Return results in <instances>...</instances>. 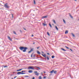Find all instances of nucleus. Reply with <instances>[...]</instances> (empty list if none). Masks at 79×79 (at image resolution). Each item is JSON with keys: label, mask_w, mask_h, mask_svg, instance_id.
Returning a JSON list of instances; mask_svg holds the SVG:
<instances>
[{"label": "nucleus", "mask_w": 79, "mask_h": 79, "mask_svg": "<svg viewBox=\"0 0 79 79\" xmlns=\"http://www.w3.org/2000/svg\"><path fill=\"white\" fill-rule=\"evenodd\" d=\"M19 48L21 50H23L24 49V50H23V52H25L26 51V50H27L28 48L26 47H20Z\"/></svg>", "instance_id": "1"}, {"label": "nucleus", "mask_w": 79, "mask_h": 79, "mask_svg": "<svg viewBox=\"0 0 79 79\" xmlns=\"http://www.w3.org/2000/svg\"><path fill=\"white\" fill-rule=\"evenodd\" d=\"M26 74V73H22L21 72H19L17 73V74Z\"/></svg>", "instance_id": "2"}, {"label": "nucleus", "mask_w": 79, "mask_h": 79, "mask_svg": "<svg viewBox=\"0 0 79 79\" xmlns=\"http://www.w3.org/2000/svg\"><path fill=\"white\" fill-rule=\"evenodd\" d=\"M7 5H8V3H6V4L4 5V6H6V8H9V6H7Z\"/></svg>", "instance_id": "3"}, {"label": "nucleus", "mask_w": 79, "mask_h": 79, "mask_svg": "<svg viewBox=\"0 0 79 79\" xmlns=\"http://www.w3.org/2000/svg\"><path fill=\"white\" fill-rule=\"evenodd\" d=\"M28 69H33V70H34V67H29L28 68Z\"/></svg>", "instance_id": "4"}, {"label": "nucleus", "mask_w": 79, "mask_h": 79, "mask_svg": "<svg viewBox=\"0 0 79 79\" xmlns=\"http://www.w3.org/2000/svg\"><path fill=\"white\" fill-rule=\"evenodd\" d=\"M8 39H9V40H10V41H11L12 40L10 36H8Z\"/></svg>", "instance_id": "5"}, {"label": "nucleus", "mask_w": 79, "mask_h": 79, "mask_svg": "<svg viewBox=\"0 0 79 79\" xmlns=\"http://www.w3.org/2000/svg\"><path fill=\"white\" fill-rule=\"evenodd\" d=\"M41 55H42V56H43L44 57V58H46V55L45 54L43 55V54H41Z\"/></svg>", "instance_id": "6"}, {"label": "nucleus", "mask_w": 79, "mask_h": 79, "mask_svg": "<svg viewBox=\"0 0 79 79\" xmlns=\"http://www.w3.org/2000/svg\"><path fill=\"white\" fill-rule=\"evenodd\" d=\"M47 17V16H44L42 17V19H44V18H46Z\"/></svg>", "instance_id": "7"}, {"label": "nucleus", "mask_w": 79, "mask_h": 79, "mask_svg": "<svg viewBox=\"0 0 79 79\" xmlns=\"http://www.w3.org/2000/svg\"><path fill=\"white\" fill-rule=\"evenodd\" d=\"M28 73H32V70H29Z\"/></svg>", "instance_id": "8"}, {"label": "nucleus", "mask_w": 79, "mask_h": 79, "mask_svg": "<svg viewBox=\"0 0 79 79\" xmlns=\"http://www.w3.org/2000/svg\"><path fill=\"white\" fill-rule=\"evenodd\" d=\"M53 73H54V74H56L57 73V71H54V70Z\"/></svg>", "instance_id": "9"}, {"label": "nucleus", "mask_w": 79, "mask_h": 79, "mask_svg": "<svg viewBox=\"0 0 79 79\" xmlns=\"http://www.w3.org/2000/svg\"><path fill=\"white\" fill-rule=\"evenodd\" d=\"M37 53L39 55H40V52L39 51H37Z\"/></svg>", "instance_id": "10"}, {"label": "nucleus", "mask_w": 79, "mask_h": 79, "mask_svg": "<svg viewBox=\"0 0 79 79\" xmlns=\"http://www.w3.org/2000/svg\"><path fill=\"white\" fill-rule=\"evenodd\" d=\"M55 27L57 31H58V27H57V26H55Z\"/></svg>", "instance_id": "11"}, {"label": "nucleus", "mask_w": 79, "mask_h": 79, "mask_svg": "<svg viewBox=\"0 0 79 79\" xmlns=\"http://www.w3.org/2000/svg\"><path fill=\"white\" fill-rule=\"evenodd\" d=\"M61 49L62 50H63V51H64V52H66V50L63 48H61Z\"/></svg>", "instance_id": "12"}, {"label": "nucleus", "mask_w": 79, "mask_h": 79, "mask_svg": "<svg viewBox=\"0 0 79 79\" xmlns=\"http://www.w3.org/2000/svg\"><path fill=\"white\" fill-rule=\"evenodd\" d=\"M69 15L70 17L71 18H73V16H72V15H71L70 14H69Z\"/></svg>", "instance_id": "13"}, {"label": "nucleus", "mask_w": 79, "mask_h": 79, "mask_svg": "<svg viewBox=\"0 0 79 79\" xmlns=\"http://www.w3.org/2000/svg\"><path fill=\"white\" fill-rule=\"evenodd\" d=\"M72 35H73V37H75V35H74V34L72 33H71Z\"/></svg>", "instance_id": "14"}, {"label": "nucleus", "mask_w": 79, "mask_h": 79, "mask_svg": "<svg viewBox=\"0 0 79 79\" xmlns=\"http://www.w3.org/2000/svg\"><path fill=\"white\" fill-rule=\"evenodd\" d=\"M23 69H19V70H17V71H21Z\"/></svg>", "instance_id": "15"}, {"label": "nucleus", "mask_w": 79, "mask_h": 79, "mask_svg": "<svg viewBox=\"0 0 79 79\" xmlns=\"http://www.w3.org/2000/svg\"><path fill=\"white\" fill-rule=\"evenodd\" d=\"M53 71H54V70H52V71H50V73H52H52H53Z\"/></svg>", "instance_id": "16"}, {"label": "nucleus", "mask_w": 79, "mask_h": 79, "mask_svg": "<svg viewBox=\"0 0 79 79\" xmlns=\"http://www.w3.org/2000/svg\"><path fill=\"white\" fill-rule=\"evenodd\" d=\"M49 26L50 27H51V28L52 27V25H51V24L50 23H49Z\"/></svg>", "instance_id": "17"}, {"label": "nucleus", "mask_w": 79, "mask_h": 79, "mask_svg": "<svg viewBox=\"0 0 79 79\" xmlns=\"http://www.w3.org/2000/svg\"><path fill=\"white\" fill-rule=\"evenodd\" d=\"M52 21L54 24H56V22H55V20H53Z\"/></svg>", "instance_id": "18"}, {"label": "nucleus", "mask_w": 79, "mask_h": 79, "mask_svg": "<svg viewBox=\"0 0 79 79\" xmlns=\"http://www.w3.org/2000/svg\"><path fill=\"white\" fill-rule=\"evenodd\" d=\"M35 68H38V69H40V68L37 67V66H35Z\"/></svg>", "instance_id": "19"}, {"label": "nucleus", "mask_w": 79, "mask_h": 79, "mask_svg": "<svg viewBox=\"0 0 79 79\" xmlns=\"http://www.w3.org/2000/svg\"><path fill=\"white\" fill-rule=\"evenodd\" d=\"M68 33V31H65V34H67Z\"/></svg>", "instance_id": "20"}, {"label": "nucleus", "mask_w": 79, "mask_h": 79, "mask_svg": "<svg viewBox=\"0 0 79 79\" xmlns=\"http://www.w3.org/2000/svg\"><path fill=\"white\" fill-rule=\"evenodd\" d=\"M42 24H43L44 26H47V24H46L45 23H43Z\"/></svg>", "instance_id": "21"}, {"label": "nucleus", "mask_w": 79, "mask_h": 79, "mask_svg": "<svg viewBox=\"0 0 79 79\" xmlns=\"http://www.w3.org/2000/svg\"><path fill=\"white\" fill-rule=\"evenodd\" d=\"M63 21L64 23V24H66V22L65 21V20H64V19H63Z\"/></svg>", "instance_id": "22"}, {"label": "nucleus", "mask_w": 79, "mask_h": 79, "mask_svg": "<svg viewBox=\"0 0 79 79\" xmlns=\"http://www.w3.org/2000/svg\"><path fill=\"white\" fill-rule=\"evenodd\" d=\"M35 75H36V76H39V73H36L35 74Z\"/></svg>", "instance_id": "23"}, {"label": "nucleus", "mask_w": 79, "mask_h": 79, "mask_svg": "<svg viewBox=\"0 0 79 79\" xmlns=\"http://www.w3.org/2000/svg\"><path fill=\"white\" fill-rule=\"evenodd\" d=\"M47 34H48V35L49 36H50V34H49V33L48 32H47Z\"/></svg>", "instance_id": "24"}, {"label": "nucleus", "mask_w": 79, "mask_h": 79, "mask_svg": "<svg viewBox=\"0 0 79 79\" xmlns=\"http://www.w3.org/2000/svg\"><path fill=\"white\" fill-rule=\"evenodd\" d=\"M52 58H55V56L54 55L52 56Z\"/></svg>", "instance_id": "25"}, {"label": "nucleus", "mask_w": 79, "mask_h": 79, "mask_svg": "<svg viewBox=\"0 0 79 79\" xmlns=\"http://www.w3.org/2000/svg\"><path fill=\"white\" fill-rule=\"evenodd\" d=\"M47 60H49V59H50L49 57H48V56H47Z\"/></svg>", "instance_id": "26"}, {"label": "nucleus", "mask_w": 79, "mask_h": 79, "mask_svg": "<svg viewBox=\"0 0 79 79\" xmlns=\"http://www.w3.org/2000/svg\"><path fill=\"white\" fill-rule=\"evenodd\" d=\"M34 73H35V74H37V71H35L34 72Z\"/></svg>", "instance_id": "27"}, {"label": "nucleus", "mask_w": 79, "mask_h": 79, "mask_svg": "<svg viewBox=\"0 0 79 79\" xmlns=\"http://www.w3.org/2000/svg\"><path fill=\"white\" fill-rule=\"evenodd\" d=\"M25 77H28L29 76L28 75L25 76Z\"/></svg>", "instance_id": "28"}, {"label": "nucleus", "mask_w": 79, "mask_h": 79, "mask_svg": "<svg viewBox=\"0 0 79 79\" xmlns=\"http://www.w3.org/2000/svg\"><path fill=\"white\" fill-rule=\"evenodd\" d=\"M34 50V48H32L31 49V52H32V51H33V50Z\"/></svg>", "instance_id": "29"}, {"label": "nucleus", "mask_w": 79, "mask_h": 79, "mask_svg": "<svg viewBox=\"0 0 79 79\" xmlns=\"http://www.w3.org/2000/svg\"><path fill=\"white\" fill-rule=\"evenodd\" d=\"M13 33L14 34H16V32H15V31H14Z\"/></svg>", "instance_id": "30"}, {"label": "nucleus", "mask_w": 79, "mask_h": 79, "mask_svg": "<svg viewBox=\"0 0 79 79\" xmlns=\"http://www.w3.org/2000/svg\"><path fill=\"white\" fill-rule=\"evenodd\" d=\"M26 71H22V73H25Z\"/></svg>", "instance_id": "31"}, {"label": "nucleus", "mask_w": 79, "mask_h": 79, "mask_svg": "<svg viewBox=\"0 0 79 79\" xmlns=\"http://www.w3.org/2000/svg\"><path fill=\"white\" fill-rule=\"evenodd\" d=\"M34 4H35V0H34Z\"/></svg>", "instance_id": "32"}, {"label": "nucleus", "mask_w": 79, "mask_h": 79, "mask_svg": "<svg viewBox=\"0 0 79 79\" xmlns=\"http://www.w3.org/2000/svg\"><path fill=\"white\" fill-rule=\"evenodd\" d=\"M65 47H66V48H67V49H69V48L67 47V46H65Z\"/></svg>", "instance_id": "33"}, {"label": "nucleus", "mask_w": 79, "mask_h": 79, "mask_svg": "<svg viewBox=\"0 0 79 79\" xmlns=\"http://www.w3.org/2000/svg\"><path fill=\"white\" fill-rule=\"evenodd\" d=\"M31 52V51H30L28 52V53H30Z\"/></svg>", "instance_id": "34"}, {"label": "nucleus", "mask_w": 79, "mask_h": 79, "mask_svg": "<svg viewBox=\"0 0 79 79\" xmlns=\"http://www.w3.org/2000/svg\"><path fill=\"white\" fill-rule=\"evenodd\" d=\"M70 50H71V52H73V50H72L71 49H70Z\"/></svg>", "instance_id": "35"}, {"label": "nucleus", "mask_w": 79, "mask_h": 79, "mask_svg": "<svg viewBox=\"0 0 79 79\" xmlns=\"http://www.w3.org/2000/svg\"><path fill=\"white\" fill-rule=\"evenodd\" d=\"M40 48V47H38L37 48V49H39V48Z\"/></svg>", "instance_id": "36"}, {"label": "nucleus", "mask_w": 79, "mask_h": 79, "mask_svg": "<svg viewBox=\"0 0 79 79\" xmlns=\"http://www.w3.org/2000/svg\"><path fill=\"white\" fill-rule=\"evenodd\" d=\"M7 66H4V68H6Z\"/></svg>", "instance_id": "37"}, {"label": "nucleus", "mask_w": 79, "mask_h": 79, "mask_svg": "<svg viewBox=\"0 0 79 79\" xmlns=\"http://www.w3.org/2000/svg\"><path fill=\"white\" fill-rule=\"evenodd\" d=\"M43 78H44V79H45V78H46V77H43Z\"/></svg>", "instance_id": "38"}, {"label": "nucleus", "mask_w": 79, "mask_h": 79, "mask_svg": "<svg viewBox=\"0 0 79 79\" xmlns=\"http://www.w3.org/2000/svg\"><path fill=\"white\" fill-rule=\"evenodd\" d=\"M11 15H12V17L13 18V14H12Z\"/></svg>", "instance_id": "39"}, {"label": "nucleus", "mask_w": 79, "mask_h": 79, "mask_svg": "<svg viewBox=\"0 0 79 79\" xmlns=\"http://www.w3.org/2000/svg\"><path fill=\"white\" fill-rule=\"evenodd\" d=\"M31 57L32 58V54L31 55Z\"/></svg>", "instance_id": "40"}, {"label": "nucleus", "mask_w": 79, "mask_h": 79, "mask_svg": "<svg viewBox=\"0 0 79 79\" xmlns=\"http://www.w3.org/2000/svg\"><path fill=\"white\" fill-rule=\"evenodd\" d=\"M16 77H17V76H15L14 77V78L15 79V78H16Z\"/></svg>", "instance_id": "41"}, {"label": "nucleus", "mask_w": 79, "mask_h": 79, "mask_svg": "<svg viewBox=\"0 0 79 79\" xmlns=\"http://www.w3.org/2000/svg\"><path fill=\"white\" fill-rule=\"evenodd\" d=\"M47 55H50V54L48 53H47Z\"/></svg>", "instance_id": "42"}, {"label": "nucleus", "mask_w": 79, "mask_h": 79, "mask_svg": "<svg viewBox=\"0 0 79 79\" xmlns=\"http://www.w3.org/2000/svg\"><path fill=\"white\" fill-rule=\"evenodd\" d=\"M31 36H32V37H34V35H32Z\"/></svg>", "instance_id": "43"}, {"label": "nucleus", "mask_w": 79, "mask_h": 79, "mask_svg": "<svg viewBox=\"0 0 79 79\" xmlns=\"http://www.w3.org/2000/svg\"><path fill=\"white\" fill-rule=\"evenodd\" d=\"M35 55H34L33 56V57H35Z\"/></svg>", "instance_id": "44"}, {"label": "nucleus", "mask_w": 79, "mask_h": 79, "mask_svg": "<svg viewBox=\"0 0 79 79\" xmlns=\"http://www.w3.org/2000/svg\"><path fill=\"white\" fill-rule=\"evenodd\" d=\"M42 52V53H44V52Z\"/></svg>", "instance_id": "45"}, {"label": "nucleus", "mask_w": 79, "mask_h": 79, "mask_svg": "<svg viewBox=\"0 0 79 79\" xmlns=\"http://www.w3.org/2000/svg\"><path fill=\"white\" fill-rule=\"evenodd\" d=\"M20 31L21 32H22V31H21V30H20Z\"/></svg>", "instance_id": "46"}, {"label": "nucleus", "mask_w": 79, "mask_h": 79, "mask_svg": "<svg viewBox=\"0 0 79 79\" xmlns=\"http://www.w3.org/2000/svg\"><path fill=\"white\" fill-rule=\"evenodd\" d=\"M33 44H35V42H34V43H33Z\"/></svg>", "instance_id": "47"}, {"label": "nucleus", "mask_w": 79, "mask_h": 79, "mask_svg": "<svg viewBox=\"0 0 79 79\" xmlns=\"http://www.w3.org/2000/svg\"><path fill=\"white\" fill-rule=\"evenodd\" d=\"M44 73H46V72H45L44 71Z\"/></svg>", "instance_id": "48"}, {"label": "nucleus", "mask_w": 79, "mask_h": 79, "mask_svg": "<svg viewBox=\"0 0 79 79\" xmlns=\"http://www.w3.org/2000/svg\"><path fill=\"white\" fill-rule=\"evenodd\" d=\"M24 30H26V29H25V28H24Z\"/></svg>", "instance_id": "49"}, {"label": "nucleus", "mask_w": 79, "mask_h": 79, "mask_svg": "<svg viewBox=\"0 0 79 79\" xmlns=\"http://www.w3.org/2000/svg\"><path fill=\"white\" fill-rule=\"evenodd\" d=\"M11 79H14L13 78H12Z\"/></svg>", "instance_id": "50"}, {"label": "nucleus", "mask_w": 79, "mask_h": 79, "mask_svg": "<svg viewBox=\"0 0 79 79\" xmlns=\"http://www.w3.org/2000/svg\"><path fill=\"white\" fill-rule=\"evenodd\" d=\"M75 0V1H76V0Z\"/></svg>", "instance_id": "51"}, {"label": "nucleus", "mask_w": 79, "mask_h": 79, "mask_svg": "<svg viewBox=\"0 0 79 79\" xmlns=\"http://www.w3.org/2000/svg\"><path fill=\"white\" fill-rule=\"evenodd\" d=\"M52 25L53 26L54 25L53 24H52Z\"/></svg>", "instance_id": "52"}, {"label": "nucleus", "mask_w": 79, "mask_h": 79, "mask_svg": "<svg viewBox=\"0 0 79 79\" xmlns=\"http://www.w3.org/2000/svg\"><path fill=\"white\" fill-rule=\"evenodd\" d=\"M45 60H46V59H45Z\"/></svg>", "instance_id": "53"}]
</instances>
